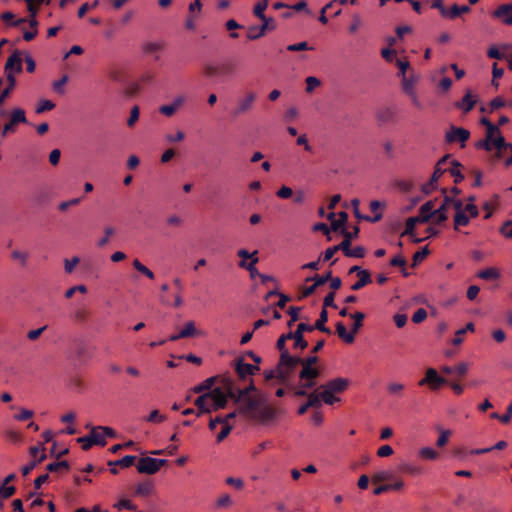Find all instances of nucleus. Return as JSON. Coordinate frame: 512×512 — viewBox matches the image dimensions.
Here are the masks:
<instances>
[{
	"label": "nucleus",
	"mask_w": 512,
	"mask_h": 512,
	"mask_svg": "<svg viewBox=\"0 0 512 512\" xmlns=\"http://www.w3.org/2000/svg\"><path fill=\"white\" fill-rule=\"evenodd\" d=\"M154 490V484L152 481H144L137 485L135 493L141 497H147L152 494Z\"/></svg>",
	"instance_id": "obj_29"
},
{
	"label": "nucleus",
	"mask_w": 512,
	"mask_h": 512,
	"mask_svg": "<svg viewBox=\"0 0 512 512\" xmlns=\"http://www.w3.org/2000/svg\"><path fill=\"white\" fill-rule=\"evenodd\" d=\"M321 394L317 392H312L308 395L307 402L301 405L298 409V414L303 415L307 412L309 408H319L321 406Z\"/></svg>",
	"instance_id": "obj_13"
},
{
	"label": "nucleus",
	"mask_w": 512,
	"mask_h": 512,
	"mask_svg": "<svg viewBox=\"0 0 512 512\" xmlns=\"http://www.w3.org/2000/svg\"><path fill=\"white\" fill-rule=\"evenodd\" d=\"M259 261V258L258 257H253L252 260L250 262H247V261H244V260H241L239 263H238V266L242 269H245L249 272L250 274V277L252 279L256 278L258 275H260V272L258 271V269L256 268V264L258 263Z\"/></svg>",
	"instance_id": "obj_24"
},
{
	"label": "nucleus",
	"mask_w": 512,
	"mask_h": 512,
	"mask_svg": "<svg viewBox=\"0 0 512 512\" xmlns=\"http://www.w3.org/2000/svg\"><path fill=\"white\" fill-rule=\"evenodd\" d=\"M348 386L349 380L342 377L327 381L325 384L320 386V388L323 389V392L320 393L322 401L327 405H333L340 401V398L336 397L334 394L344 392Z\"/></svg>",
	"instance_id": "obj_4"
},
{
	"label": "nucleus",
	"mask_w": 512,
	"mask_h": 512,
	"mask_svg": "<svg viewBox=\"0 0 512 512\" xmlns=\"http://www.w3.org/2000/svg\"><path fill=\"white\" fill-rule=\"evenodd\" d=\"M105 236L99 239L97 245L99 247H104L109 243L110 236L114 235L115 229L113 227H106L104 229Z\"/></svg>",
	"instance_id": "obj_59"
},
{
	"label": "nucleus",
	"mask_w": 512,
	"mask_h": 512,
	"mask_svg": "<svg viewBox=\"0 0 512 512\" xmlns=\"http://www.w3.org/2000/svg\"><path fill=\"white\" fill-rule=\"evenodd\" d=\"M221 384L234 403L238 404V412L247 419L262 425L273 423L281 414V409L272 405L267 396L259 391L252 378L248 386L238 388L229 375H223Z\"/></svg>",
	"instance_id": "obj_1"
},
{
	"label": "nucleus",
	"mask_w": 512,
	"mask_h": 512,
	"mask_svg": "<svg viewBox=\"0 0 512 512\" xmlns=\"http://www.w3.org/2000/svg\"><path fill=\"white\" fill-rule=\"evenodd\" d=\"M223 376H213V377H209L207 378L206 380H204L202 383H200L199 385L195 386L193 388V391L195 393H202L204 391H211L213 385L216 383V382H220L221 383V379H222Z\"/></svg>",
	"instance_id": "obj_23"
},
{
	"label": "nucleus",
	"mask_w": 512,
	"mask_h": 512,
	"mask_svg": "<svg viewBox=\"0 0 512 512\" xmlns=\"http://www.w3.org/2000/svg\"><path fill=\"white\" fill-rule=\"evenodd\" d=\"M359 232L360 229L358 226H355L353 231H348L346 228H342L340 234L343 235L344 239L340 244H338L341 248V251L348 250V248L351 247V241L358 237Z\"/></svg>",
	"instance_id": "obj_20"
},
{
	"label": "nucleus",
	"mask_w": 512,
	"mask_h": 512,
	"mask_svg": "<svg viewBox=\"0 0 512 512\" xmlns=\"http://www.w3.org/2000/svg\"><path fill=\"white\" fill-rule=\"evenodd\" d=\"M313 331V327L310 324L299 323L295 332H289L279 337L276 343V348L281 353L289 352L286 348L287 340H294V348L304 350L308 347V342L302 339V333Z\"/></svg>",
	"instance_id": "obj_3"
},
{
	"label": "nucleus",
	"mask_w": 512,
	"mask_h": 512,
	"mask_svg": "<svg viewBox=\"0 0 512 512\" xmlns=\"http://www.w3.org/2000/svg\"><path fill=\"white\" fill-rule=\"evenodd\" d=\"M419 455L423 458V459H427V460H434L437 458L438 456V453L430 448V447H424L422 448L420 451H419Z\"/></svg>",
	"instance_id": "obj_55"
},
{
	"label": "nucleus",
	"mask_w": 512,
	"mask_h": 512,
	"mask_svg": "<svg viewBox=\"0 0 512 512\" xmlns=\"http://www.w3.org/2000/svg\"><path fill=\"white\" fill-rule=\"evenodd\" d=\"M328 321V312L326 309H322L319 315L318 320L315 322L314 325H311L314 329H317L323 333L331 334L330 328L326 327V322Z\"/></svg>",
	"instance_id": "obj_25"
},
{
	"label": "nucleus",
	"mask_w": 512,
	"mask_h": 512,
	"mask_svg": "<svg viewBox=\"0 0 512 512\" xmlns=\"http://www.w3.org/2000/svg\"><path fill=\"white\" fill-rule=\"evenodd\" d=\"M435 210V202L433 200H429L425 202L419 210V215L417 216L420 220V223H426L430 221L433 217Z\"/></svg>",
	"instance_id": "obj_15"
},
{
	"label": "nucleus",
	"mask_w": 512,
	"mask_h": 512,
	"mask_svg": "<svg viewBox=\"0 0 512 512\" xmlns=\"http://www.w3.org/2000/svg\"><path fill=\"white\" fill-rule=\"evenodd\" d=\"M163 49V44L160 42H148L143 45V51L146 54H155Z\"/></svg>",
	"instance_id": "obj_45"
},
{
	"label": "nucleus",
	"mask_w": 512,
	"mask_h": 512,
	"mask_svg": "<svg viewBox=\"0 0 512 512\" xmlns=\"http://www.w3.org/2000/svg\"><path fill=\"white\" fill-rule=\"evenodd\" d=\"M47 458L45 453H41V455L38 458H35L31 462H29L27 465L23 466L21 468V472L23 476H27L30 474V472L40 463H42Z\"/></svg>",
	"instance_id": "obj_35"
},
{
	"label": "nucleus",
	"mask_w": 512,
	"mask_h": 512,
	"mask_svg": "<svg viewBox=\"0 0 512 512\" xmlns=\"http://www.w3.org/2000/svg\"><path fill=\"white\" fill-rule=\"evenodd\" d=\"M5 71L7 73H12L13 71L19 73L22 71V61L20 58V52L16 50L12 53V55L8 58L5 64Z\"/></svg>",
	"instance_id": "obj_16"
},
{
	"label": "nucleus",
	"mask_w": 512,
	"mask_h": 512,
	"mask_svg": "<svg viewBox=\"0 0 512 512\" xmlns=\"http://www.w3.org/2000/svg\"><path fill=\"white\" fill-rule=\"evenodd\" d=\"M341 248L339 245H335V246H332V247H329L328 249L325 250V252L323 253L322 255V260L324 262L326 261H329L332 259V257L335 255L336 252L340 251Z\"/></svg>",
	"instance_id": "obj_63"
},
{
	"label": "nucleus",
	"mask_w": 512,
	"mask_h": 512,
	"mask_svg": "<svg viewBox=\"0 0 512 512\" xmlns=\"http://www.w3.org/2000/svg\"><path fill=\"white\" fill-rule=\"evenodd\" d=\"M372 282L371 274L369 271H361V274L358 276V281H356L351 289L353 291H358L362 289L364 286L370 284Z\"/></svg>",
	"instance_id": "obj_28"
},
{
	"label": "nucleus",
	"mask_w": 512,
	"mask_h": 512,
	"mask_svg": "<svg viewBox=\"0 0 512 512\" xmlns=\"http://www.w3.org/2000/svg\"><path fill=\"white\" fill-rule=\"evenodd\" d=\"M332 277V272L328 271L323 275H315L314 277H308L306 281H314V283L319 287L324 285L326 282L330 281Z\"/></svg>",
	"instance_id": "obj_42"
},
{
	"label": "nucleus",
	"mask_w": 512,
	"mask_h": 512,
	"mask_svg": "<svg viewBox=\"0 0 512 512\" xmlns=\"http://www.w3.org/2000/svg\"><path fill=\"white\" fill-rule=\"evenodd\" d=\"M427 318V312L424 308H419L412 316V321L416 324L423 322Z\"/></svg>",
	"instance_id": "obj_64"
},
{
	"label": "nucleus",
	"mask_w": 512,
	"mask_h": 512,
	"mask_svg": "<svg viewBox=\"0 0 512 512\" xmlns=\"http://www.w3.org/2000/svg\"><path fill=\"white\" fill-rule=\"evenodd\" d=\"M16 492V488L14 486H7L2 483L0 485V498L8 499L13 496Z\"/></svg>",
	"instance_id": "obj_54"
},
{
	"label": "nucleus",
	"mask_w": 512,
	"mask_h": 512,
	"mask_svg": "<svg viewBox=\"0 0 512 512\" xmlns=\"http://www.w3.org/2000/svg\"><path fill=\"white\" fill-rule=\"evenodd\" d=\"M417 223H420V220L418 219L417 216L416 217H409L406 220L405 229L401 233V236L409 235V236H411L413 238L412 241L415 242V243H419V242L423 241L424 240L423 238H414V230H415V226H416Z\"/></svg>",
	"instance_id": "obj_21"
},
{
	"label": "nucleus",
	"mask_w": 512,
	"mask_h": 512,
	"mask_svg": "<svg viewBox=\"0 0 512 512\" xmlns=\"http://www.w3.org/2000/svg\"><path fill=\"white\" fill-rule=\"evenodd\" d=\"M342 252L345 256L354 258H363L366 254V250L363 246H356L353 249L349 247L348 250H342Z\"/></svg>",
	"instance_id": "obj_40"
},
{
	"label": "nucleus",
	"mask_w": 512,
	"mask_h": 512,
	"mask_svg": "<svg viewBox=\"0 0 512 512\" xmlns=\"http://www.w3.org/2000/svg\"><path fill=\"white\" fill-rule=\"evenodd\" d=\"M133 267L143 275H145L149 279H154L155 275L154 273L147 268L145 265H143L138 259H135L132 263Z\"/></svg>",
	"instance_id": "obj_41"
},
{
	"label": "nucleus",
	"mask_w": 512,
	"mask_h": 512,
	"mask_svg": "<svg viewBox=\"0 0 512 512\" xmlns=\"http://www.w3.org/2000/svg\"><path fill=\"white\" fill-rule=\"evenodd\" d=\"M263 24L261 26H252L248 29L247 38L249 40H256L265 35L267 30H274L276 28L273 18L264 17L261 19Z\"/></svg>",
	"instance_id": "obj_10"
},
{
	"label": "nucleus",
	"mask_w": 512,
	"mask_h": 512,
	"mask_svg": "<svg viewBox=\"0 0 512 512\" xmlns=\"http://www.w3.org/2000/svg\"><path fill=\"white\" fill-rule=\"evenodd\" d=\"M320 375V372L315 367H303L299 373V377L301 380H316Z\"/></svg>",
	"instance_id": "obj_33"
},
{
	"label": "nucleus",
	"mask_w": 512,
	"mask_h": 512,
	"mask_svg": "<svg viewBox=\"0 0 512 512\" xmlns=\"http://www.w3.org/2000/svg\"><path fill=\"white\" fill-rule=\"evenodd\" d=\"M11 257L14 260H18L20 262L21 266H26L29 254L27 252H22V251H19V250H14L11 253Z\"/></svg>",
	"instance_id": "obj_56"
},
{
	"label": "nucleus",
	"mask_w": 512,
	"mask_h": 512,
	"mask_svg": "<svg viewBox=\"0 0 512 512\" xmlns=\"http://www.w3.org/2000/svg\"><path fill=\"white\" fill-rule=\"evenodd\" d=\"M300 310H301L300 307H295V306L289 307V309L287 311V313L290 315V320L287 323V325L289 327H291L293 325V323H295L299 319Z\"/></svg>",
	"instance_id": "obj_58"
},
{
	"label": "nucleus",
	"mask_w": 512,
	"mask_h": 512,
	"mask_svg": "<svg viewBox=\"0 0 512 512\" xmlns=\"http://www.w3.org/2000/svg\"><path fill=\"white\" fill-rule=\"evenodd\" d=\"M327 218L331 221V230L341 232L342 228H345V224L347 223L348 214L341 211L338 214V219H335V213L331 212L328 214Z\"/></svg>",
	"instance_id": "obj_14"
},
{
	"label": "nucleus",
	"mask_w": 512,
	"mask_h": 512,
	"mask_svg": "<svg viewBox=\"0 0 512 512\" xmlns=\"http://www.w3.org/2000/svg\"><path fill=\"white\" fill-rule=\"evenodd\" d=\"M101 429L98 427H91V432L88 435L93 442L94 445L105 446L106 440L104 438L103 432H100Z\"/></svg>",
	"instance_id": "obj_31"
},
{
	"label": "nucleus",
	"mask_w": 512,
	"mask_h": 512,
	"mask_svg": "<svg viewBox=\"0 0 512 512\" xmlns=\"http://www.w3.org/2000/svg\"><path fill=\"white\" fill-rule=\"evenodd\" d=\"M237 413H239L238 410L230 412L225 416H217L215 418H211L209 421V429L214 430L216 428L217 424H221L222 426L229 424L230 420H233L236 418Z\"/></svg>",
	"instance_id": "obj_22"
},
{
	"label": "nucleus",
	"mask_w": 512,
	"mask_h": 512,
	"mask_svg": "<svg viewBox=\"0 0 512 512\" xmlns=\"http://www.w3.org/2000/svg\"><path fill=\"white\" fill-rule=\"evenodd\" d=\"M350 317L354 320V323L352 325V331L354 334H356L359 331V329L363 326L365 314L362 312H355L353 314H350Z\"/></svg>",
	"instance_id": "obj_39"
},
{
	"label": "nucleus",
	"mask_w": 512,
	"mask_h": 512,
	"mask_svg": "<svg viewBox=\"0 0 512 512\" xmlns=\"http://www.w3.org/2000/svg\"><path fill=\"white\" fill-rule=\"evenodd\" d=\"M469 137V130L462 127L451 126V128L446 132L445 140L448 143L459 142L461 147H463Z\"/></svg>",
	"instance_id": "obj_11"
},
{
	"label": "nucleus",
	"mask_w": 512,
	"mask_h": 512,
	"mask_svg": "<svg viewBox=\"0 0 512 512\" xmlns=\"http://www.w3.org/2000/svg\"><path fill=\"white\" fill-rule=\"evenodd\" d=\"M268 1L269 0H261L260 2H258L255 7H254V15L259 18V19H264L265 14H264V11L267 9L268 7Z\"/></svg>",
	"instance_id": "obj_47"
},
{
	"label": "nucleus",
	"mask_w": 512,
	"mask_h": 512,
	"mask_svg": "<svg viewBox=\"0 0 512 512\" xmlns=\"http://www.w3.org/2000/svg\"><path fill=\"white\" fill-rule=\"evenodd\" d=\"M477 277L483 280H497L500 278V272L498 269L494 267H490L484 270H481L477 273Z\"/></svg>",
	"instance_id": "obj_30"
},
{
	"label": "nucleus",
	"mask_w": 512,
	"mask_h": 512,
	"mask_svg": "<svg viewBox=\"0 0 512 512\" xmlns=\"http://www.w3.org/2000/svg\"><path fill=\"white\" fill-rule=\"evenodd\" d=\"M499 232L504 237L512 239V220L505 221L500 227Z\"/></svg>",
	"instance_id": "obj_61"
},
{
	"label": "nucleus",
	"mask_w": 512,
	"mask_h": 512,
	"mask_svg": "<svg viewBox=\"0 0 512 512\" xmlns=\"http://www.w3.org/2000/svg\"><path fill=\"white\" fill-rule=\"evenodd\" d=\"M166 459H157L152 457H142L137 463V471L142 474H156L160 468L167 464Z\"/></svg>",
	"instance_id": "obj_6"
},
{
	"label": "nucleus",
	"mask_w": 512,
	"mask_h": 512,
	"mask_svg": "<svg viewBox=\"0 0 512 512\" xmlns=\"http://www.w3.org/2000/svg\"><path fill=\"white\" fill-rule=\"evenodd\" d=\"M429 254V249L427 247L422 248L421 250L417 251L412 258V266H417L419 263H421Z\"/></svg>",
	"instance_id": "obj_48"
},
{
	"label": "nucleus",
	"mask_w": 512,
	"mask_h": 512,
	"mask_svg": "<svg viewBox=\"0 0 512 512\" xmlns=\"http://www.w3.org/2000/svg\"><path fill=\"white\" fill-rule=\"evenodd\" d=\"M233 367L238 378L242 381L255 375L260 370L258 365L245 363L243 357L236 358L233 362Z\"/></svg>",
	"instance_id": "obj_8"
},
{
	"label": "nucleus",
	"mask_w": 512,
	"mask_h": 512,
	"mask_svg": "<svg viewBox=\"0 0 512 512\" xmlns=\"http://www.w3.org/2000/svg\"><path fill=\"white\" fill-rule=\"evenodd\" d=\"M300 362H302V358L299 356H292L289 352L281 353L277 364L278 381L285 384Z\"/></svg>",
	"instance_id": "obj_5"
},
{
	"label": "nucleus",
	"mask_w": 512,
	"mask_h": 512,
	"mask_svg": "<svg viewBox=\"0 0 512 512\" xmlns=\"http://www.w3.org/2000/svg\"><path fill=\"white\" fill-rule=\"evenodd\" d=\"M510 145H512V143L506 142L501 134L492 138V149H496V156L498 158L504 157V152L508 151Z\"/></svg>",
	"instance_id": "obj_17"
},
{
	"label": "nucleus",
	"mask_w": 512,
	"mask_h": 512,
	"mask_svg": "<svg viewBox=\"0 0 512 512\" xmlns=\"http://www.w3.org/2000/svg\"><path fill=\"white\" fill-rule=\"evenodd\" d=\"M404 389L405 385L398 382H392L387 385V391L390 395H400Z\"/></svg>",
	"instance_id": "obj_52"
},
{
	"label": "nucleus",
	"mask_w": 512,
	"mask_h": 512,
	"mask_svg": "<svg viewBox=\"0 0 512 512\" xmlns=\"http://www.w3.org/2000/svg\"><path fill=\"white\" fill-rule=\"evenodd\" d=\"M447 383V380L441 377L436 369L428 368L426 370L425 377L418 382V385H428L432 390H438L442 385Z\"/></svg>",
	"instance_id": "obj_9"
},
{
	"label": "nucleus",
	"mask_w": 512,
	"mask_h": 512,
	"mask_svg": "<svg viewBox=\"0 0 512 512\" xmlns=\"http://www.w3.org/2000/svg\"><path fill=\"white\" fill-rule=\"evenodd\" d=\"M235 70L236 64L231 61H227L219 65H206L204 68V73L208 77L230 76L234 74Z\"/></svg>",
	"instance_id": "obj_7"
},
{
	"label": "nucleus",
	"mask_w": 512,
	"mask_h": 512,
	"mask_svg": "<svg viewBox=\"0 0 512 512\" xmlns=\"http://www.w3.org/2000/svg\"><path fill=\"white\" fill-rule=\"evenodd\" d=\"M476 103V100L472 98V95L470 92H467L461 101L457 102L456 106L459 109H462L463 112L468 113L470 112Z\"/></svg>",
	"instance_id": "obj_27"
},
{
	"label": "nucleus",
	"mask_w": 512,
	"mask_h": 512,
	"mask_svg": "<svg viewBox=\"0 0 512 512\" xmlns=\"http://www.w3.org/2000/svg\"><path fill=\"white\" fill-rule=\"evenodd\" d=\"M451 166L452 167L448 169V171L450 172L451 176L454 177V182L456 184L462 182L464 179V175L458 169L459 167H461L460 162H458L457 160H452Z\"/></svg>",
	"instance_id": "obj_36"
},
{
	"label": "nucleus",
	"mask_w": 512,
	"mask_h": 512,
	"mask_svg": "<svg viewBox=\"0 0 512 512\" xmlns=\"http://www.w3.org/2000/svg\"><path fill=\"white\" fill-rule=\"evenodd\" d=\"M497 18L502 19L505 24H512V4L500 5L493 13Z\"/></svg>",
	"instance_id": "obj_18"
},
{
	"label": "nucleus",
	"mask_w": 512,
	"mask_h": 512,
	"mask_svg": "<svg viewBox=\"0 0 512 512\" xmlns=\"http://www.w3.org/2000/svg\"><path fill=\"white\" fill-rule=\"evenodd\" d=\"M397 113L391 107H384L378 110L376 117L382 124L393 123L396 121Z\"/></svg>",
	"instance_id": "obj_19"
},
{
	"label": "nucleus",
	"mask_w": 512,
	"mask_h": 512,
	"mask_svg": "<svg viewBox=\"0 0 512 512\" xmlns=\"http://www.w3.org/2000/svg\"><path fill=\"white\" fill-rule=\"evenodd\" d=\"M137 459L134 455H126L123 458L116 461H109L108 466H120L121 468L131 467Z\"/></svg>",
	"instance_id": "obj_34"
},
{
	"label": "nucleus",
	"mask_w": 512,
	"mask_h": 512,
	"mask_svg": "<svg viewBox=\"0 0 512 512\" xmlns=\"http://www.w3.org/2000/svg\"><path fill=\"white\" fill-rule=\"evenodd\" d=\"M77 292H80V293H86L87 292V287L85 285H76V286H73L69 289L66 290L65 292V297L67 299H70L73 297L74 294H77Z\"/></svg>",
	"instance_id": "obj_60"
},
{
	"label": "nucleus",
	"mask_w": 512,
	"mask_h": 512,
	"mask_svg": "<svg viewBox=\"0 0 512 512\" xmlns=\"http://www.w3.org/2000/svg\"><path fill=\"white\" fill-rule=\"evenodd\" d=\"M470 10V6L468 5L459 6L457 4H454L448 10V14H446L445 18L455 19L464 13H468Z\"/></svg>",
	"instance_id": "obj_32"
},
{
	"label": "nucleus",
	"mask_w": 512,
	"mask_h": 512,
	"mask_svg": "<svg viewBox=\"0 0 512 512\" xmlns=\"http://www.w3.org/2000/svg\"><path fill=\"white\" fill-rule=\"evenodd\" d=\"M140 115V109L138 106H134L131 109L130 116L127 120V125L129 127L134 126V124L138 121Z\"/></svg>",
	"instance_id": "obj_62"
},
{
	"label": "nucleus",
	"mask_w": 512,
	"mask_h": 512,
	"mask_svg": "<svg viewBox=\"0 0 512 512\" xmlns=\"http://www.w3.org/2000/svg\"><path fill=\"white\" fill-rule=\"evenodd\" d=\"M228 399L230 398L222 384L221 387H216L200 395L194 402V405L198 408L197 416L224 409L227 406Z\"/></svg>",
	"instance_id": "obj_2"
},
{
	"label": "nucleus",
	"mask_w": 512,
	"mask_h": 512,
	"mask_svg": "<svg viewBox=\"0 0 512 512\" xmlns=\"http://www.w3.org/2000/svg\"><path fill=\"white\" fill-rule=\"evenodd\" d=\"M256 99V95L253 92H249L246 96L238 102L237 107L233 111L234 116L244 114L251 109L253 102Z\"/></svg>",
	"instance_id": "obj_12"
},
{
	"label": "nucleus",
	"mask_w": 512,
	"mask_h": 512,
	"mask_svg": "<svg viewBox=\"0 0 512 512\" xmlns=\"http://www.w3.org/2000/svg\"><path fill=\"white\" fill-rule=\"evenodd\" d=\"M313 48L308 45L306 41L290 44L287 46V50L291 52L312 50Z\"/></svg>",
	"instance_id": "obj_57"
},
{
	"label": "nucleus",
	"mask_w": 512,
	"mask_h": 512,
	"mask_svg": "<svg viewBox=\"0 0 512 512\" xmlns=\"http://www.w3.org/2000/svg\"><path fill=\"white\" fill-rule=\"evenodd\" d=\"M12 124L27 123L25 111L21 108H16L11 113Z\"/></svg>",
	"instance_id": "obj_38"
},
{
	"label": "nucleus",
	"mask_w": 512,
	"mask_h": 512,
	"mask_svg": "<svg viewBox=\"0 0 512 512\" xmlns=\"http://www.w3.org/2000/svg\"><path fill=\"white\" fill-rule=\"evenodd\" d=\"M69 463L66 460L59 461V462H53L47 465L46 469L49 472H58L60 470H69Z\"/></svg>",
	"instance_id": "obj_46"
},
{
	"label": "nucleus",
	"mask_w": 512,
	"mask_h": 512,
	"mask_svg": "<svg viewBox=\"0 0 512 512\" xmlns=\"http://www.w3.org/2000/svg\"><path fill=\"white\" fill-rule=\"evenodd\" d=\"M305 82H306V92L307 93H312L317 87H319L321 85V81L314 76H308L305 79Z\"/></svg>",
	"instance_id": "obj_49"
},
{
	"label": "nucleus",
	"mask_w": 512,
	"mask_h": 512,
	"mask_svg": "<svg viewBox=\"0 0 512 512\" xmlns=\"http://www.w3.org/2000/svg\"><path fill=\"white\" fill-rule=\"evenodd\" d=\"M80 262V258L75 256L73 257L72 259H65L64 260V269H65V272L68 273V274H71L75 267L79 264Z\"/></svg>",
	"instance_id": "obj_53"
},
{
	"label": "nucleus",
	"mask_w": 512,
	"mask_h": 512,
	"mask_svg": "<svg viewBox=\"0 0 512 512\" xmlns=\"http://www.w3.org/2000/svg\"><path fill=\"white\" fill-rule=\"evenodd\" d=\"M55 107V104L50 100H40L36 108V113L41 114L50 111Z\"/></svg>",
	"instance_id": "obj_51"
},
{
	"label": "nucleus",
	"mask_w": 512,
	"mask_h": 512,
	"mask_svg": "<svg viewBox=\"0 0 512 512\" xmlns=\"http://www.w3.org/2000/svg\"><path fill=\"white\" fill-rule=\"evenodd\" d=\"M197 334V330L195 328V324L193 321H188L184 328L180 331V336L183 338L193 337Z\"/></svg>",
	"instance_id": "obj_43"
},
{
	"label": "nucleus",
	"mask_w": 512,
	"mask_h": 512,
	"mask_svg": "<svg viewBox=\"0 0 512 512\" xmlns=\"http://www.w3.org/2000/svg\"><path fill=\"white\" fill-rule=\"evenodd\" d=\"M469 224V217L465 212H456L454 216V229L457 230L459 226H467Z\"/></svg>",
	"instance_id": "obj_44"
},
{
	"label": "nucleus",
	"mask_w": 512,
	"mask_h": 512,
	"mask_svg": "<svg viewBox=\"0 0 512 512\" xmlns=\"http://www.w3.org/2000/svg\"><path fill=\"white\" fill-rule=\"evenodd\" d=\"M336 332L338 337L341 338L345 343L351 344L355 340V334L353 331L347 332V329L342 322H338L336 324Z\"/></svg>",
	"instance_id": "obj_26"
},
{
	"label": "nucleus",
	"mask_w": 512,
	"mask_h": 512,
	"mask_svg": "<svg viewBox=\"0 0 512 512\" xmlns=\"http://www.w3.org/2000/svg\"><path fill=\"white\" fill-rule=\"evenodd\" d=\"M69 78L67 75H63L59 80L53 83V90L62 95L65 93L64 85L68 82Z\"/></svg>",
	"instance_id": "obj_50"
},
{
	"label": "nucleus",
	"mask_w": 512,
	"mask_h": 512,
	"mask_svg": "<svg viewBox=\"0 0 512 512\" xmlns=\"http://www.w3.org/2000/svg\"><path fill=\"white\" fill-rule=\"evenodd\" d=\"M393 478V474L391 471L388 470H381L377 471L372 476V482L373 483H380L384 481L391 480Z\"/></svg>",
	"instance_id": "obj_37"
}]
</instances>
